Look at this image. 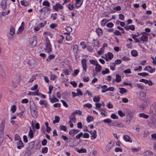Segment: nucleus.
I'll list each match as a JSON object with an SVG mask.
<instances>
[{
	"label": "nucleus",
	"instance_id": "393cba45",
	"mask_svg": "<svg viewBox=\"0 0 156 156\" xmlns=\"http://www.w3.org/2000/svg\"><path fill=\"white\" fill-rule=\"evenodd\" d=\"M38 90H37V91L35 92H32L30 91L27 94L29 95H39V94L38 93Z\"/></svg>",
	"mask_w": 156,
	"mask_h": 156
},
{
	"label": "nucleus",
	"instance_id": "9b49d317",
	"mask_svg": "<svg viewBox=\"0 0 156 156\" xmlns=\"http://www.w3.org/2000/svg\"><path fill=\"white\" fill-rule=\"evenodd\" d=\"M139 36V34L138 33H137V34H132V37L135 41L136 43L139 42L140 41L139 40L136 38V37Z\"/></svg>",
	"mask_w": 156,
	"mask_h": 156
},
{
	"label": "nucleus",
	"instance_id": "864d4df0",
	"mask_svg": "<svg viewBox=\"0 0 156 156\" xmlns=\"http://www.w3.org/2000/svg\"><path fill=\"white\" fill-rule=\"evenodd\" d=\"M83 106L85 107L88 108H91L92 105L90 103H87L83 105Z\"/></svg>",
	"mask_w": 156,
	"mask_h": 156
},
{
	"label": "nucleus",
	"instance_id": "b1692460",
	"mask_svg": "<svg viewBox=\"0 0 156 156\" xmlns=\"http://www.w3.org/2000/svg\"><path fill=\"white\" fill-rule=\"evenodd\" d=\"M43 9H44V13H48V12L49 14L50 13L51 9L50 8L47 7H43Z\"/></svg>",
	"mask_w": 156,
	"mask_h": 156
},
{
	"label": "nucleus",
	"instance_id": "6e6552de",
	"mask_svg": "<svg viewBox=\"0 0 156 156\" xmlns=\"http://www.w3.org/2000/svg\"><path fill=\"white\" fill-rule=\"evenodd\" d=\"M123 138L124 140L126 142L132 143V140H130V137L127 135H125L123 136Z\"/></svg>",
	"mask_w": 156,
	"mask_h": 156
},
{
	"label": "nucleus",
	"instance_id": "49530a36",
	"mask_svg": "<svg viewBox=\"0 0 156 156\" xmlns=\"http://www.w3.org/2000/svg\"><path fill=\"white\" fill-rule=\"evenodd\" d=\"M90 62L91 64L95 66L96 64L97 63H98L96 60H90Z\"/></svg>",
	"mask_w": 156,
	"mask_h": 156
},
{
	"label": "nucleus",
	"instance_id": "a18cd8bd",
	"mask_svg": "<svg viewBox=\"0 0 156 156\" xmlns=\"http://www.w3.org/2000/svg\"><path fill=\"white\" fill-rule=\"evenodd\" d=\"M118 114L121 117L125 116V114L121 110L118 111Z\"/></svg>",
	"mask_w": 156,
	"mask_h": 156
},
{
	"label": "nucleus",
	"instance_id": "603ef678",
	"mask_svg": "<svg viewBox=\"0 0 156 156\" xmlns=\"http://www.w3.org/2000/svg\"><path fill=\"white\" fill-rule=\"evenodd\" d=\"M37 84H36L34 86L31 88V90H35L37 89Z\"/></svg>",
	"mask_w": 156,
	"mask_h": 156
},
{
	"label": "nucleus",
	"instance_id": "9d476101",
	"mask_svg": "<svg viewBox=\"0 0 156 156\" xmlns=\"http://www.w3.org/2000/svg\"><path fill=\"white\" fill-rule=\"evenodd\" d=\"M76 5L75 6L76 8L80 7L83 3V1L81 2V0H75Z\"/></svg>",
	"mask_w": 156,
	"mask_h": 156
},
{
	"label": "nucleus",
	"instance_id": "2eb2a0df",
	"mask_svg": "<svg viewBox=\"0 0 156 156\" xmlns=\"http://www.w3.org/2000/svg\"><path fill=\"white\" fill-rule=\"evenodd\" d=\"M96 67L95 68L96 71L97 73L100 72L101 69V66L98 63L96 64Z\"/></svg>",
	"mask_w": 156,
	"mask_h": 156
},
{
	"label": "nucleus",
	"instance_id": "f03ea898",
	"mask_svg": "<svg viewBox=\"0 0 156 156\" xmlns=\"http://www.w3.org/2000/svg\"><path fill=\"white\" fill-rule=\"evenodd\" d=\"M134 114L131 111L128 112V114L126 116L127 120H126V122L129 124L133 119V117Z\"/></svg>",
	"mask_w": 156,
	"mask_h": 156
},
{
	"label": "nucleus",
	"instance_id": "39448f33",
	"mask_svg": "<svg viewBox=\"0 0 156 156\" xmlns=\"http://www.w3.org/2000/svg\"><path fill=\"white\" fill-rule=\"evenodd\" d=\"M37 43V37L34 36L33 37V41L31 42H30V44L31 45V47L34 48L35 47Z\"/></svg>",
	"mask_w": 156,
	"mask_h": 156
},
{
	"label": "nucleus",
	"instance_id": "c756f323",
	"mask_svg": "<svg viewBox=\"0 0 156 156\" xmlns=\"http://www.w3.org/2000/svg\"><path fill=\"white\" fill-rule=\"evenodd\" d=\"M49 99L51 103H54V102H58L59 101V100L55 97H54L53 98H52L50 97Z\"/></svg>",
	"mask_w": 156,
	"mask_h": 156
},
{
	"label": "nucleus",
	"instance_id": "bf43d9fd",
	"mask_svg": "<svg viewBox=\"0 0 156 156\" xmlns=\"http://www.w3.org/2000/svg\"><path fill=\"white\" fill-rule=\"evenodd\" d=\"M77 127L79 129H81L83 127V125L81 122H79L77 124Z\"/></svg>",
	"mask_w": 156,
	"mask_h": 156
},
{
	"label": "nucleus",
	"instance_id": "c9c22d12",
	"mask_svg": "<svg viewBox=\"0 0 156 156\" xmlns=\"http://www.w3.org/2000/svg\"><path fill=\"white\" fill-rule=\"evenodd\" d=\"M33 105H30V111L34 110H37V107L35 105L34 103H33Z\"/></svg>",
	"mask_w": 156,
	"mask_h": 156
},
{
	"label": "nucleus",
	"instance_id": "8fccbe9b",
	"mask_svg": "<svg viewBox=\"0 0 156 156\" xmlns=\"http://www.w3.org/2000/svg\"><path fill=\"white\" fill-rule=\"evenodd\" d=\"M111 117L114 119H118V117L114 113H113L111 115Z\"/></svg>",
	"mask_w": 156,
	"mask_h": 156
},
{
	"label": "nucleus",
	"instance_id": "bb28decb",
	"mask_svg": "<svg viewBox=\"0 0 156 156\" xmlns=\"http://www.w3.org/2000/svg\"><path fill=\"white\" fill-rule=\"evenodd\" d=\"M28 134L31 139L33 138L34 136V133L30 126V130Z\"/></svg>",
	"mask_w": 156,
	"mask_h": 156
},
{
	"label": "nucleus",
	"instance_id": "473e14b6",
	"mask_svg": "<svg viewBox=\"0 0 156 156\" xmlns=\"http://www.w3.org/2000/svg\"><path fill=\"white\" fill-rule=\"evenodd\" d=\"M121 62L122 61L121 60L119 59H117L114 62L112 63V64L116 66V65L120 64Z\"/></svg>",
	"mask_w": 156,
	"mask_h": 156
},
{
	"label": "nucleus",
	"instance_id": "1a4fd4ad",
	"mask_svg": "<svg viewBox=\"0 0 156 156\" xmlns=\"http://www.w3.org/2000/svg\"><path fill=\"white\" fill-rule=\"evenodd\" d=\"M124 28L126 30H131L132 31H134L135 30V27L133 25H131L129 26H125Z\"/></svg>",
	"mask_w": 156,
	"mask_h": 156
},
{
	"label": "nucleus",
	"instance_id": "37998d69",
	"mask_svg": "<svg viewBox=\"0 0 156 156\" xmlns=\"http://www.w3.org/2000/svg\"><path fill=\"white\" fill-rule=\"evenodd\" d=\"M77 152L80 153H86L87 150L85 149L84 148H81L80 150H78L77 151Z\"/></svg>",
	"mask_w": 156,
	"mask_h": 156
},
{
	"label": "nucleus",
	"instance_id": "5701e85b",
	"mask_svg": "<svg viewBox=\"0 0 156 156\" xmlns=\"http://www.w3.org/2000/svg\"><path fill=\"white\" fill-rule=\"evenodd\" d=\"M21 4L24 6H27L29 5V3L25 0L21 1L20 2Z\"/></svg>",
	"mask_w": 156,
	"mask_h": 156
},
{
	"label": "nucleus",
	"instance_id": "423d86ee",
	"mask_svg": "<svg viewBox=\"0 0 156 156\" xmlns=\"http://www.w3.org/2000/svg\"><path fill=\"white\" fill-rule=\"evenodd\" d=\"M76 112H73L69 117V119L70 120L72 121L74 123H75L76 121V118L75 116V115L76 114Z\"/></svg>",
	"mask_w": 156,
	"mask_h": 156
},
{
	"label": "nucleus",
	"instance_id": "5fc2aeb1",
	"mask_svg": "<svg viewBox=\"0 0 156 156\" xmlns=\"http://www.w3.org/2000/svg\"><path fill=\"white\" fill-rule=\"evenodd\" d=\"M151 122L153 125L156 127V119L154 118H153L151 119Z\"/></svg>",
	"mask_w": 156,
	"mask_h": 156
},
{
	"label": "nucleus",
	"instance_id": "4c0bfd02",
	"mask_svg": "<svg viewBox=\"0 0 156 156\" xmlns=\"http://www.w3.org/2000/svg\"><path fill=\"white\" fill-rule=\"evenodd\" d=\"M60 130H63L64 131L66 132L67 131V128L66 126L63 125L60 126L59 127Z\"/></svg>",
	"mask_w": 156,
	"mask_h": 156
},
{
	"label": "nucleus",
	"instance_id": "a878e982",
	"mask_svg": "<svg viewBox=\"0 0 156 156\" xmlns=\"http://www.w3.org/2000/svg\"><path fill=\"white\" fill-rule=\"evenodd\" d=\"M119 89L120 90L119 92L121 94H124L127 92V90L124 88L120 87Z\"/></svg>",
	"mask_w": 156,
	"mask_h": 156
},
{
	"label": "nucleus",
	"instance_id": "0e129e2a",
	"mask_svg": "<svg viewBox=\"0 0 156 156\" xmlns=\"http://www.w3.org/2000/svg\"><path fill=\"white\" fill-rule=\"evenodd\" d=\"M66 30L69 32H70L72 31V28L69 26H67L66 28Z\"/></svg>",
	"mask_w": 156,
	"mask_h": 156
},
{
	"label": "nucleus",
	"instance_id": "3c124183",
	"mask_svg": "<svg viewBox=\"0 0 156 156\" xmlns=\"http://www.w3.org/2000/svg\"><path fill=\"white\" fill-rule=\"evenodd\" d=\"M76 90L77 94L78 96L83 95L82 92L81 91L80 89H77Z\"/></svg>",
	"mask_w": 156,
	"mask_h": 156
},
{
	"label": "nucleus",
	"instance_id": "f8f14e48",
	"mask_svg": "<svg viewBox=\"0 0 156 156\" xmlns=\"http://www.w3.org/2000/svg\"><path fill=\"white\" fill-rule=\"evenodd\" d=\"M114 145V143L112 144V142H110L107 145L106 147V150L108 151H109Z\"/></svg>",
	"mask_w": 156,
	"mask_h": 156
},
{
	"label": "nucleus",
	"instance_id": "ea45409f",
	"mask_svg": "<svg viewBox=\"0 0 156 156\" xmlns=\"http://www.w3.org/2000/svg\"><path fill=\"white\" fill-rule=\"evenodd\" d=\"M147 104L145 103H142L140 105V108H141V110H144V109L147 107Z\"/></svg>",
	"mask_w": 156,
	"mask_h": 156
},
{
	"label": "nucleus",
	"instance_id": "412c9836",
	"mask_svg": "<svg viewBox=\"0 0 156 156\" xmlns=\"http://www.w3.org/2000/svg\"><path fill=\"white\" fill-rule=\"evenodd\" d=\"M96 32L99 36H101L102 34V30L100 28H97L96 30Z\"/></svg>",
	"mask_w": 156,
	"mask_h": 156
},
{
	"label": "nucleus",
	"instance_id": "c85d7f7f",
	"mask_svg": "<svg viewBox=\"0 0 156 156\" xmlns=\"http://www.w3.org/2000/svg\"><path fill=\"white\" fill-rule=\"evenodd\" d=\"M115 80L117 83H119L122 80L121 76L118 74H116Z\"/></svg>",
	"mask_w": 156,
	"mask_h": 156
},
{
	"label": "nucleus",
	"instance_id": "c03bdc74",
	"mask_svg": "<svg viewBox=\"0 0 156 156\" xmlns=\"http://www.w3.org/2000/svg\"><path fill=\"white\" fill-rule=\"evenodd\" d=\"M138 75L141 76H145L149 75V74L146 73H138Z\"/></svg>",
	"mask_w": 156,
	"mask_h": 156
},
{
	"label": "nucleus",
	"instance_id": "6ab92c4d",
	"mask_svg": "<svg viewBox=\"0 0 156 156\" xmlns=\"http://www.w3.org/2000/svg\"><path fill=\"white\" fill-rule=\"evenodd\" d=\"M112 126H117L119 127H124L123 125L121 123H118L116 122H113L112 124L111 125Z\"/></svg>",
	"mask_w": 156,
	"mask_h": 156
},
{
	"label": "nucleus",
	"instance_id": "69168bd1",
	"mask_svg": "<svg viewBox=\"0 0 156 156\" xmlns=\"http://www.w3.org/2000/svg\"><path fill=\"white\" fill-rule=\"evenodd\" d=\"M70 83L72 85L73 87H76L77 86V84L74 81H72L70 82Z\"/></svg>",
	"mask_w": 156,
	"mask_h": 156
},
{
	"label": "nucleus",
	"instance_id": "a211bd4d",
	"mask_svg": "<svg viewBox=\"0 0 156 156\" xmlns=\"http://www.w3.org/2000/svg\"><path fill=\"white\" fill-rule=\"evenodd\" d=\"M6 5V1L5 0H3L1 2V5L2 9H4L5 8Z\"/></svg>",
	"mask_w": 156,
	"mask_h": 156
},
{
	"label": "nucleus",
	"instance_id": "0eeeda50",
	"mask_svg": "<svg viewBox=\"0 0 156 156\" xmlns=\"http://www.w3.org/2000/svg\"><path fill=\"white\" fill-rule=\"evenodd\" d=\"M5 121L3 119L1 121V123L0 125V131L2 132L4 130L5 126Z\"/></svg>",
	"mask_w": 156,
	"mask_h": 156
},
{
	"label": "nucleus",
	"instance_id": "052dcab7",
	"mask_svg": "<svg viewBox=\"0 0 156 156\" xmlns=\"http://www.w3.org/2000/svg\"><path fill=\"white\" fill-rule=\"evenodd\" d=\"M83 136V133L82 132H81L76 136V138L77 139H79L81 137Z\"/></svg>",
	"mask_w": 156,
	"mask_h": 156
},
{
	"label": "nucleus",
	"instance_id": "4d7b16f0",
	"mask_svg": "<svg viewBox=\"0 0 156 156\" xmlns=\"http://www.w3.org/2000/svg\"><path fill=\"white\" fill-rule=\"evenodd\" d=\"M95 105L96 107L95 108V109H97L98 108H99L101 106V104L100 103H96Z\"/></svg>",
	"mask_w": 156,
	"mask_h": 156
},
{
	"label": "nucleus",
	"instance_id": "774afa93",
	"mask_svg": "<svg viewBox=\"0 0 156 156\" xmlns=\"http://www.w3.org/2000/svg\"><path fill=\"white\" fill-rule=\"evenodd\" d=\"M47 142V140L46 139H44L42 141V145L43 146H45L46 145Z\"/></svg>",
	"mask_w": 156,
	"mask_h": 156
},
{
	"label": "nucleus",
	"instance_id": "f704fd0d",
	"mask_svg": "<svg viewBox=\"0 0 156 156\" xmlns=\"http://www.w3.org/2000/svg\"><path fill=\"white\" fill-rule=\"evenodd\" d=\"M93 101L95 102H99L100 101V97L98 96L97 97H95L93 98Z\"/></svg>",
	"mask_w": 156,
	"mask_h": 156
},
{
	"label": "nucleus",
	"instance_id": "f3484780",
	"mask_svg": "<svg viewBox=\"0 0 156 156\" xmlns=\"http://www.w3.org/2000/svg\"><path fill=\"white\" fill-rule=\"evenodd\" d=\"M15 30L12 26L10 28V34L11 35V37H10V38H12V36L13 34L15 33Z\"/></svg>",
	"mask_w": 156,
	"mask_h": 156
},
{
	"label": "nucleus",
	"instance_id": "a19ab883",
	"mask_svg": "<svg viewBox=\"0 0 156 156\" xmlns=\"http://www.w3.org/2000/svg\"><path fill=\"white\" fill-rule=\"evenodd\" d=\"M106 19H105L102 20L101 21V25L102 26H103V27L105 26V24L107 23L106 22Z\"/></svg>",
	"mask_w": 156,
	"mask_h": 156
},
{
	"label": "nucleus",
	"instance_id": "7c9ffc66",
	"mask_svg": "<svg viewBox=\"0 0 156 156\" xmlns=\"http://www.w3.org/2000/svg\"><path fill=\"white\" fill-rule=\"evenodd\" d=\"M55 120L53 121V123L54 124L58 123L60 120V118L59 116H56L55 117Z\"/></svg>",
	"mask_w": 156,
	"mask_h": 156
},
{
	"label": "nucleus",
	"instance_id": "09e8293b",
	"mask_svg": "<svg viewBox=\"0 0 156 156\" xmlns=\"http://www.w3.org/2000/svg\"><path fill=\"white\" fill-rule=\"evenodd\" d=\"M104 48H103L102 47L100 50L98 51V54L99 55H101L103 53H104Z\"/></svg>",
	"mask_w": 156,
	"mask_h": 156
},
{
	"label": "nucleus",
	"instance_id": "20e7f679",
	"mask_svg": "<svg viewBox=\"0 0 156 156\" xmlns=\"http://www.w3.org/2000/svg\"><path fill=\"white\" fill-rule=\"evenodd\" d=\"M53 8L55 11H57L58 9H63V6L60 4L57 3L55 5H53Z\"/></svg>",
	"mask_w": 156,
	"mask_h": 156
},
{
	"label": "nucleus",
	"instance_id": "680f3d73",
	"mask_svg": "<svg viewBox=\"0 0 156 156\" xmlns=\"http://www.w3.org/2000/svg\"><path fill=\"white\" fill-rule=\"evenodd\" d=\"M103 122L105 123H111L112 121L110 119H107L104 120Z\"/></svg>",
	"mask_w": 156,
	"mask_h": 156
},
{
	"label": "nucleus",
	"instance_id": "dca6fc26",
	"mask_svg": "<svg viewBox=\"0 0 156 156\" xmlns=\"http://www.w3.org/2000/svg\"><path fill=\"white\" fill-rule=\"evenodd\" d=\"M140 41H147L148 40V36L147 35L143 34L140 38Z\"/></svg>",
	"mask_w": 156,
	"mask_h": 156
},
{
	"label": "nucleus",
	"instance_id": "79ce46f5",
	"mask_svg": "<svg viewBox=\"0 0 156 156\" xmlns=\"http://www.w3.org/2000/svg\"><path fill=\"white\" fill-rule=\"evenodd\" d=\"M110 73L109 70L108 69L106 68L105 71L103 70L102 71V73L103 75H105Z\"/></svg>",
	"mask_w": 156,
	"mask_h": 156
},
{
	"label": "nucleus",
	"instance_id": "72a5a7b5",
	"mask_svg": "<svg viewBox=\"0 0 156 156\" xmlns=\"http://www.w3.org/2000/svg\"><path fill=\"white\" fill-rule=\"evenodd\" d=\"M42 5L44 6L47 7H49L50 5V3L48 1H45L43 2Z\"/></svg>",
	"mask_w": 156,
	"mask_h": 156
},
{
	"label": "nucleus",
	"instance_id": "2f4dec72",
	"mask_svg": "<svg viewBox=\"0 0 156 156\" xmlns=\"http://www.w3.org/2000/svg\"><path fill=\"white\" fill-rule=\"evenodd\" d=\"M131 54L134 57H136L138 55L137 51L136 50H132L131 52Z\"/></svg>",
	"mask_w": 156,
	"mask_h": 156
},
{
	"label": "nucleus",
	"instance_id": "7ed1b4c3",
	"mask_svg": "<svg viewBox=\"0 0 156 156\" xmlns=\"http://www.w3.org/2000/svg\"><path fill=\"white\" fill-rule=\"evenodd\" d=\"M113 54L110 52H108L107 54L105 55V57H102L104 58L106 61H108L109 60H111L113 57Z\"/></svg>",
	"mask_w": 156,
	"mask_h": 156
},
{
	"label": "nucleus",
	"instance_id": "ddd939ff",
	"mask_svg": "<svg viewBox=\"0 0 156 156\" xmlns=\"http://www.w3.org/2000/svg\"><path fill=\"white\" fill-rule=\"evenodd\" d=\"M31 116L34 118L36 117L37 115V110L30 111Z\"/></svg>",
	"mask_w": 156,
	"mask_h": 156
},
{
	"label": "nucleus",
	"instance_id": "6e6d98bb",
	"mask_svg": "<svg viewBox=\"0 0 156 156\" xmlns=\"http://www.w3.org/2000/svg\"><path fill=\"white\" fill-rule=\"evenodd\" d=\"M106 26L108 27L112 28L113 27L114 24L110 22L107 23Z\"/></svg>",
	"mask_w": 156,
	"mask_h": 156
},
{
	"label": "nucleus",
	"instance_id": "cd10ccee",
	"mask_svg": "<svg viewBox=\"0 0 156 156\" xmlns=\"http://www.w3.org/2000/svg\"><path fill=\"white\" fill-rule=\"evenodd\" d=\"M94 120V118L93 117L89 115L87 118V122H90L93 121Z\"/></svg>",
	"mask_w": 156,
	"mask_h": 156
},
{
	"label": "nucleus",
	"instance_id": "4be33fe9",
	"mask_svg": "<svg viewBox=\"0 0 156 156\" xmlns=\"http://www.w3.org/2000/svg\"><path fill=\"white\" fill-rule=\"evenodd\" d=\"M139 116L140 117H142L145 119H147L149 117V116L148 115H146L144 113L140 114Z\"/></svg>",
	"mask_w": 156,
	"mask_h": 156
},
{
	"label": "nucleus",
	"instance_id": "de8ad7c7",
	"mask_svg": "<svg viewBox=\"0 0 156 156\" xmlns=\"http://www.w3.org/2000/svg\"><path fill=\"white\" fill-rule=\"evenodd\" d=\"M114 34L116 36L120 35L122 36L121 33L118 30H116L114 33Z\"/></svg>",
	"mask_w": 156,
	"mask_h": 156
},
{
	"label": "nucleus",
	"instance_id": "e433bc0d",
	"mask_svg": "<svg viewBox=\"0 0 156 156\" xmlns=\"http://www.w3.org/2000/svg\"><path fill=\"white\" fill-rule=\"evenodd\" d=\"M48 151V148L47 147H43L41 149V152L43 154L47 153Z\"/></svg>",
	"mask_w": 156,
	"mask_h": 156
},
{
	"label": "nucleus",
	"instance_id": "e2e57ef3",
	"mask_svg": "<svg viewBox=\"0 0 156 156\" xmlns=\"http://www.w3.org/2000/svg\"><path fill=\"white\" fill-rule=\"evenodd\" d=\"M119 19L122 20H123L125 18L124 15L122 14H119Z\"/></svg>",
	"mask_w": 156,
	"mask_h": 156
},
{
	"label": "nucleus",
	"instance_id": "4468645a",
	"mask_svg": "<svg viewBox=\"0 0 156 156\" xmlns=\"http://www.w3.org/2000/svg\"><path fill=\"white\" fill-rule=\"evenodd\" d=\"M17 144L18 145L17 146V148L18 149H20L21 147H24L23 143L21 140L19 141Z\"/></svg>",
	"mask_w": 156,
	"mask_h": 156
},
{
	"label": "nucleus",
	"instance_id": "13d9d810",
	"mask_svg": "<svg viewBox=\"0 0 156 156\" xmlns=\"http://www.w3.org/2000/svg\"><path fill=\"white\" fill-rule=\"evenodd\" d=\"M57 26V24L55 23H52L50 26V27L51 29H54Z\"/></svg>",
	"mask_w": 156,
	"mask_h": 156
},
{
	"label": "nucleus",
	"instance_id": "aec40b11",
	"mask_svg": "<svg viewBox=\"0 0 156 156\" xmlns=\"http://www.w3.org/2000/svg\"><path fill=\"white\" fill-rule=\"evenodd\" d=\"M91 136V138L92 139H95L97 137V132L95 130L93 131V133H92Z\"/></svg>",
	"mask_w": 156,
	"mask_h": 156
},
{
	"label": "nucleus",
	"instance_id": "f257e3e1",
	"mask_svg": "<svg viewBox=\"0 0 156 156\" xmlns=\"http://www.w3.org/2000/svg\"><path fill=\"white\" fill-rule=\"evenodd\" d=\"M45 51L48 53L52 51L51 44L50 41L48 38H47L45 39Z\"/></svg>",
	"mask_w": 156,
	"mask_h": 156
},
{
	"label": "nucleus",
	"instance_id": "58836bf2",
	"mask_svg": "<svg viewBox=\"0 0 156 156\" xmlns=\"http://www.w3.org/2000/svg\"><path fill=\"white\" fill-rule=\"evenodd\" d=\"M16 107L15 105H13L11 106V109L12 113H14L16 110Z\"/></svg>",
	"mask_w": 156,
	"mask_h": 156
},
{
	"label": "nucleus",
	"instance_id": "338daca9",
	"mask_svg": "<svg viewBox=\"0 0 156 156\" xmlns=\"http://www.w3.org/2000/svg\"><path fill=\"white\" fill-rule=\"evenodd\" d=\"M53 87L52 86H50L49 87V91L48 92V93L49 94H50L52 92V90L53 89Z\"/></svg>",
	"mask_w": 156,
	"mask_h": 156
}]
</instances>
